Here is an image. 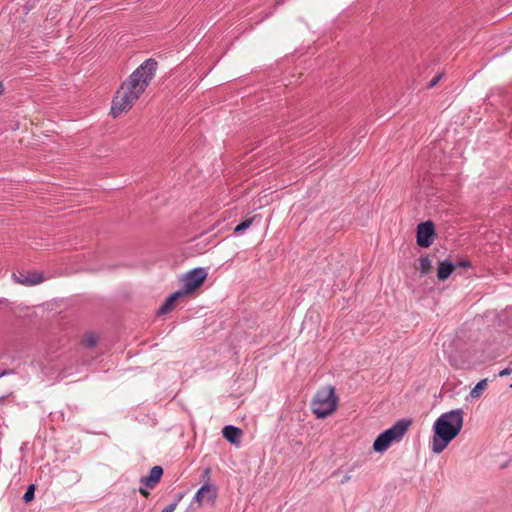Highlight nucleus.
Here are the masks:
<instances>
[{"instance_id":"14","label":"nucleus","mask_w":512,"mask_h":512,"mask_svg":"<svg viewBox=\"0 0 512 512\" xmlns=\"http://www.w3.org/2000/svg\"><path fill=\"white\" fill-rule=\"evenodd\" d=\"M99 337L95 333H86L82 339V344L85 347L91 348L98 343Z\"/></svg>"},{"instance_id":"6","label":"nucleus","mask_w":512,"mask_h":512,"mask_svg":"<svg viewBox=\"0 0 512 512\" xmlns=\"http://www.w3.org/2000/svg\"><path fill=\"white\" fill-rule=\"evenodd\" d=\"M434 225L431 221H426L417 227V244L420 247L427 248L434 241Z\"/></svg>"},{"instance_id":"2","label":"nucleus","mask_w":512,"mask_h":512,"mask_svg":"<svg viewBox=\"0 0 512 512\" xmlns=\"http://www.w3.org/2000/svg\"><path fill=\"white\" fill-rule=\"evenodd\" d=\"M463 427V418H437L432 431L430 442L431 451L441 454L460 433Z\"/></svg>"},{"instance_id":"8","label":"nucleus","mask_w":512,"mask_h":512,"mask_svg":"<svg viewBox=\"0 0 512 512\" xmlns=\"http://www.w3.org/2000/svg\"><path fill=\"white\" fill-rule=\"evenodd\" d=\"M13 279L18 284L32 286L42 283L44 281V276L38 272H28L13 274Z\"/></svg>"},{"instance_id":"1","label":"nucleus","mask_w":512,"mask_h":512,"mask_svg":"<svg viewBox=\"0 0 512 512\" xmlns=\"http://www.w3.org/2000/svg\"><path fill=\"white\" fill-rule=\"evenodd\" d=\"M157 62L145 60L119 87L112 100L111 114L118 117L128 112L155 77Z\"/></svg>"},{"instance_id":"13","label":"nucleus","mask_w":512,"mask_h":512,"mask_svg":"<svg viewBox=\"0 0 512 512\" xmlns=\"http://www.w3.org/2000/svg\"><path fill=\"white\" fill-rule=\"evenodd\" d=\"M487 386H488V379H482L470 391V396L474 399L479 398L484 393V391L487 389Z\"/></svg>"},{"instance_id":"10","label":"nucleus","mask_w":512,"mask_h":512,"mask_svg":"<svg viewBox=\"0 0 512 512\" xmlns=\"http://www.w3.org/2000/svg\"><path fill=\"white\" fill-rule=\"evenodd\" d=\"M223 437L230 443L238 445L241 442L243 431L235 426L228 425L222 430Z\"/></svg>"},{"instance_id":"25","label":"nucleus","mask_w":512,"mask_h":512,"mask_svg":"<svg viewBox=\"0 0 512 512\" xmlns=\"http://www.w3.org/2000/svg\"><path fill=\"white\" fill-rule=\"evenodd\" d=\"M183 498V494H180L178 497V500H181Z\"/></svg>"},{"instance_id":"17","label":"nucleus","mask_w":512,"mask_h":512,"mask_svg":"<svg viewBox=\"0 0 512 512\" xmlns=\"http://www.w3.org/2000/svg\"><path fill=\"white\" fill-rule=\"evenodd\" d=\"M34 491H35V486H34L33 484H31V485L27 488V490H26V492H25V494H24V496H23V500H24L25 502H30V501H32V500H33V498H34Z\"/></svg>"},{"instance_id":"11","label":"nucleus","mask_w":512,"mask_h":512,"mask_svg":"<svg viewBox=\"0 0 512 512\" xmlns=\"http://www.w3.org/2000/svg\"><path fill=\"white\" fill-rule=\"evenodd\" d=\"M455 270V265L448 260L441 261L437 269V278L445 281Z\"/></svg>"},{"instance_id":"7","label":"nucleus","mask_w":512,"mask_h":512,"mask_svg":"<svg viewBox=\"0 0 512 512\" xmlns=\"http://www.w3.org/2000/svg\"><path fill=\"white\" fill-rule=\"evenodd\" d=\"M217 497V489L211 484L203 485L195 494L194 500L198 506H202L204 502H214Z\"/></svg>"},{"instance_id":"19","label":"nucleus","mask_w":512,"mask_h":512,"mask_svg":"<svg viewBox=\"0 0 512 512\" xmlns=\"http://www.w3.org/2000/svg\"><path fill=\"white\" fill-rule=\"evenodd\" d=\"M511 372H512V371H511V369H509V368H505V369H503V370H501V371L499 372V376H500V377H504V376H506V375H510V374H511Z\"/></svg>"},{"instance_id":"20","label":"nucleus","mask_w":512,"mask_h":512,"mask_svg":"<svg viewBox=\"0 0 512 512\" xmlns=\"http://www.w3.org/2000/svg\"><path fill=\"white\" fill-rule=\"evenodd\" d=\"M459 415H460L459 411H450V412L442 414L441 416L448 417V416H459Z\"/></svg>"},{"instance_id":"9","label":"nucleus","mask_w":512,"mask_h":512,"mask_svg":"<svg viewBox=\"0 0 512 512\" xmlns=\"http://www.w3.org/2000/svg\"><path fill=\"white\" fill-rule=\"evenodd\" d=\"M163 475V468L161 466H154L147 476L141 478L140 482L149 489H153L161 480Z\"/></svg>"},{"instance_id":"12","label":"nucleus","mask_w":512,"mask_h":512,"mask_svg":"<svg viewBox=\"0 0 512 512\" xmlns=\"http://www.w3.org/2000/svg\"><path fill=\"white\" fill-rule=\"evenodd\" d=\"M180 297H183V295L179 291H176L175 293L171 294L159 308V314H166L172 311L175 307L176 301Z\"/></svg>"},{"instance_id":"15","label":"nucleus","mask_w":512,"mask_h":512,"mask_svg":"<svg viewBox=\"0 0 512 512\" xmlns=\"http://www.w3.org/2000/svg\"><path fill=\"white\" fill-rule=\"evenodd\" d=\"M432 262L428 256L419 259V270L422 274H428L431 271Z\"/></svg>"},{"instance_id":"22","label":"nucleus","mask_w":512,"mask_h":512,"mask_svg":"<svg viewBox=\"0 0 512 512\" xmlns=\"http://www.w3.org/2000/svg\"><path fill=\"white\" fill-rule=\"evenodd\" d=\"M139 492H140L144 497H148V496H149V492H148L145 488H140V489H139Z\"/></svg>"},{"instance_id":"23","label":"nucleus","mask_w":512,"mask_h":512,"mask_svg":"<svg viewBox=\"0 0 512 512\" xmlns=\"http://www.w3.org/2000/svg\"><path fill=\"white\" fill-rule=\"evenodd\" d=\"M459 265L462 267H468V266H470V263H469V261L465 260V261H461L459 263Z\"/></svg>"},{"instance_id":"5","label":"nucleus","mask_w":512,"mask_h":512,"mask_svg":"<svg viewBox=\"0 0 512 512\" xmlns=\"http://www.w3.org/2000/svg\"><path fill=\"white\" fill-rule=\"evenodd\" d=\"M207 271L204 268H195L187 272L181 279L182 289L179 292L183 295H189L197 290L206 280Z\"/></svg>"},{"instance_id":"21","label":"nucleus","mask_w":512,"mask_h":512,"mask_svg":"<svg viewBox=\"0 0 512 512\" xmlns=\"http://www.w3.org/2000/svg\"><path fill=\"white\" fill-rule=\"evenodd\" d=\"M440 78H441V75H437V76H436V77H435V78L430 82V87L435 86V85L438 83V81L440 80Z\"/></svg>"},{"instance_id":"18","label":"nucleus","mask_w":512,"mask_h":512,"mask_svg":"<svg viewBox=\"0 0 512 512\" xmlns=\"http://www.w3.org/2000/svg\"><path fill=\"white\" fill-rule=\"evenodd\" d=\"M177 505H178V502L171 503L168 506H166L161 512H174Z\"/></svg>"},{"instance_id":"26","label":"nucleus","mask_w":512,"mask_h":512,"mask_svg":"<svg viewBox=\"0 0 512 512\" xmlns=\"http://www.w3.org/2000/svg\"><path fill=\"white\" fill-rule=\"evenodd\" d=\"M510 387L512 388V384L510 385Z\"/></svg>"},{"instance_id":"3","label":"nucleus","mask_w":512,"mask_h":512,"mask_svg":"<svg viewBox=\"0 0 512 512\" xmlns=\"http://www.w3.org/2000/svg\"><path fill=\"white\" fill-rule=\"evenodd\" d=\"M338 397L334 387L328 385L320 388L311 402V408L315 416H328L335 412Z\"/></svg>"},{"instance_id":"4","label":"nucleus","mask_w":512,"mask_h":512,"mask_svg":"<svg viewBox=\"0 0 512 512\" xmlns=\"http://www.w3.org/2000/svg\"><path fill=\"white\" fill-rule=\"evenodd\" d=\"M410 425L411 421L409 420L398 421L376 438L373 443V449L376 452L386 451L393 442H398L403 438Z\"/></svg>"},{"instance_id":"16","label":"nucleus","mask_w":512,"mask_h":512,"mask_svg":"<svg viewBox=\"0 0 512 512\" xmlns=\"http://www.w3.org/2000/svg\"><path fill=\"white\" fill-rule=\"evenodd\" d=\"M253 220H254V218H249V219L244 220L243 222H241L240 224H238L235 227L234 232L241 233V232L245 231L246 229H248L251 226V224L253 223Z\"/></svg>"},{"instance_id":"24","label":"nucleus","mask_w":512,"mask_h":512,"mask_svg":"<svg viewBox=\"0 0 512 512\" xmlns=\"http://www.w3.org/2000/svg\"><path fill=\"white\" fill-rule=\"evenodd\" d=\"M4 85L3 83L0 81V95H2L4 93Z\"/></svg>"}]
</instances>
